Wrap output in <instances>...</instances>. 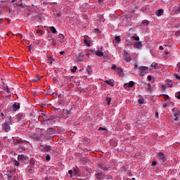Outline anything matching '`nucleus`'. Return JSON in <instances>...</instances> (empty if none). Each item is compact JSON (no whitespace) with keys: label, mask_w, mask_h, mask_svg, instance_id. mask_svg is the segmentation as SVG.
I'll return each instance as SVG.
<instances>
[{"label":"nucleus","mask_w":180,"mask_h":180,"mask_svg":"<svg viewBox=\"0 0 180 180\" xmlns=\"http://www.w3.org/2000/svg\"><path fill=\"white\" fill-rule=\"evenodd\" d=\"M40 150L44 153H50V154H54V153H56V150L51 148V146H41Z\"/></svg>","instance_id":"f257e3e1"},{"label":"nucleus","mask_w":180,"mask_h":180,"mask_svg":"<svg viewBox=\"0 0 180 180\" xmlns=\"http://www.w3.org/2000/svg\"><path fill=\"white\" fill-rule=\"evenodd\" d=\"M6 175L7 176L8 180H16L14 171L7 172Z\"/></svg>","instance_id":"f03ea898"},{"label":"nucleus","mask_w":180,"mask_h":180,"mask_svg":"<svg viewBox=\"0 0 180 180\" xmlns=\"http://www.w3.org/2000/svg\"><path fill=\"white\" fill-rule=\"evenodd\" d=\"M110 168V166L105 165L104 163H100L99 165H97V169H103V171H108Z\"/></svg>","instance_id":"7ed1b4c3"},{"label":"nucleus","mask_w":180,"mask_h":180,"mask_svg":"<svg viewBox=\"0 0 180 180\" xmlns=\"http://www.w3.org/2000/svg\"><path fill=\"white\" fill-rule=\"evenodd\" d=\"M141 71V76L144 77L148 72V68L147 66H141L139 67Z\"/></svg>","instance_id":"20e7f679"},{"label":"nucleus","mask_w":180,"mask_h":180,"mask_svg":"<svg viewBox=\"0 0 180 180\" xmlns=\"http://www.w3.org/2000/svg\"><path fill=\"white\" fill-rule=\"evenodd\" d=\"M124 60L126 63H130L131 61V57H130V54L128 53L127 51H124Z\"/></svg>","instance_id":"39448f33"},{"label":"nucleus","mask_w":180,"mask_h":180,"mask_svg":"<svg viewBox=\"0 0 180 180\" xmlns=\"http://www.w3.org/2000/svg\"><path fill=\"white\" fill-rule=\"evenodd\" d=\"M3 130H4V131H6V133H8V131H11V125L9 124V122H5L3 124L2 127Z\"/></svg>","instance_id":"423d86ee"},{"label":"nucleus","mask_w":180,"mask_h":180,"mask_svg":"<svg viewBox=\"0 0 180 180\" xmlns=\"http://www.w3.org/2000/svg\"><path fill=\"white\" fill-rule=\"evenodd\" d=\"M158 158L159 160H161V161H162V162H165V161L167 160L165 158V155H164V153L162 152H160L158 153Z\"/></svg>","instance_id":"0eeeda50"},{"label":"nucleus","mask_w":180,"mask_h":180,"mask_svg":"<svg viewBox=\"0 0 180 180\" xmlns=\"http://www.w3.org/2000/svg\"><path fill=\"white\" fill-rule=\"evenodd\" d=\"M20 109V104L19 103H15L12 105L13 112H16V110H19Z\"/></svg>","instance_id":"6e6552de"},{"label":"nucleus","mask_w":180,"mask_h":180,"mask_svg":"<svg viewBox=\"0 0 180 180\" xmlns=\"http://www.w3.org/2000/svg\"><path fill=\"white\" fill-rule=\"evenodd\" d=\"M27 158L25 155H19L18 156V161H19V162H25V161H26Z\"/></svg>","instance_id":"1a4fd4ad"},{"label":"nucleus","mask_w":180,"mask_h":180,"mask_svg":"<svg viewBox=\"0 0 180 180\" xmlns=\"http://www.w3.org/2000/svg\"><path fill=\"white\" fill-rule=\"evenodd\" d=\"M46 61L48 64H49V65H52L53 63H54V61H56V59H54L51 56H47Z\"/></svg>","instance_id":"9d476101"},{"label":"nucleus","mask_w":180,"mask_h":180,"mask_svg":"<svg viewBox=\"0 0 180 180\" xmlns=\"http://www.w3.org/2000/svg\"><path fill=\"white\" fill-rule=\"evenodd\" d=\"M95 176L96 180H103L104 177V174L103 172L96 173Z\"/></svg>","instance_id":"9b49d317"},{"label":"nucleus","mask_w":180,"mask_h":180,"mask_svg":"<svg viewBox=\"0 0 180 180\" xmlns=\"http://www.w3.org/2000/svg\"><path fill=\"white\" fill-rule=\"evenodd\" d=\"M76 61H77V63L84 61V53H80L79 54V56H77V59H76Z\"/></svg>","instance_id":"f8f14e48"},{"label":"nucleus","mask_w":180,"mask_h":180,"mask_svg":"<svg viewBox=\"0 0 180 180\" xmlns=\"http://www.w3.org/2000/svg\"><path fill=\"white\" fill-rule=\"evenodd\" d=\"M134 47L135 49H141V47H143V44L141 43V41L135 42L134 44Z\"/></svg>","instance_id":"ddd939ff"},{"label":"nucleus","mask_w":180,"mask_h":180,"mask_svg":"<svg viewBox=\"0 0 180 180\" xmlns=\"http://www.w3.org/2000/svg\"><path fill=\"white\" fill-rule=\"evenodd\" d=\"M136 83L133 81H131L128 84H124V86H128L129 88H133L134 85H135Z\"/></svg>","instance_id":"4468645a"},{"label":"nucleus","mask_w":180,"mask_h":180,"mask_svg":"<svg viewBox=\"0 0 180 180\" xmlns=\"http://www.w3.org/2000/svg\"><path fill=\"white\" fill-rule=\"evenodd\" d=\"M105 82L110 86H113L115 85V81H113V79L106 80Z\"/></svg>","instance_id":"2eb2a0df"},{"label":"nucleus","mask_w":180,"mask_h":180,"mask_svg":"<svg viewBox=\"0 0 180 180\" xmlns=\"http://www.w3.org/2000/svg\"><path fill=\"white\" fill-rule=\"evenodd\" d=\"M94 54H96V56H98V57H103V52L99 50L94 51Z\"/></svg>","instance_id":"dca6fc26"},{"label":"nucleus","mask_w":180,"mask_h":180,"mask_svg":"<svg viewBox=\"0 0 180 180\" xmlns=\"http://www.w3.org/2000/svg\"><path fill=\"white\" fill-rule=\"evenodd\" d=\"M15 144H22V143H23V140L20 139H15L13 140Z\"/></svg>","instance_id":"f3484780"},{"label":"nucleus","mask_w":180,"mask_h":180,"mask_svg":"<svg viewBox=\"0 0 180 180\" xmlns=\"http://www.w3.org/2000/svg\"><path fill=\"white\" fill-rule=\"evenodd\" d=\"M173 119L174 120H176V122H178V120H179V113L176 114V113H174L173 115H172Z\"/></svg>","instance_id":"a211bd4d"},{"label":"nucleus","mask_w":180,"mask_h":180,"mask_svg":"<svg viewBox=\"0 0 180 180\" xmlns=\"http://www.w3.org/2000/svg\"><path fill=\"white\" fill-rule=\"evenodd\" d=\"M3 86H4V91H6V92H8V94H11V89H9V87H8V86L5 85L4 82H3Z\"/></svg>","instance_id":"6ab92c4d"},{"label":"nucleus","mask_w":180,"mask_h":180,"mask_svg":"<svg viewBox=\"0 0 180 180\" xmlns=\"http://www.w3.org/2000/svg\"><path fill=\"white\" fill-rule=\"evenodd\" d=\"M162 13H164L163 9H160V10L156 11L157 16H162Z\"/></svg>","instance_id":"aec40b11"},{"label":"nucleus","mask_w":180,"mask_h":180,"mask_svg":"<svg viewBox=\"0 0 180 180\" xmlns=\"http://www.w3.org/2000/svg\"><path fill=\"white\" fill-rule=\"evenodd\" d=\"M86 71H87L88 74L89 75H91V74H92V67H91V65H88L86 67Z\"/></svg>","instance_id":"412c9836"},{"label":"nucleus","mask_w":180,"mask_h":180,"mask_svg":"<svg viewBox=\"0 0 180 180\" xmlns=\"http://www.w3.org/2000/svg\"><path fill=\"white\" fill-rule=\"evenodd\" d=\"M56 131L54 130V128H49L47 129V133H49V134H54V132Z\"/></svg>","instance_id":"4be33fe9"},{"label":"nucleus","mask_w":180,"mask_h":180,"mask_svg":"<svg viewBox=\"0 0 180 180\" xmlns=\"http://www.w3.org/2000/svg\"><path fill=\"white\" fill-rule=\"evenodd\" d=\"M172 112L174 113H180V110L178 108H174L172 109Z\"/></svg>","instance_id":"5701e85b"},{"label":"nucleus","mask_w":180,"mask_h":180,"mask_svg":"<svg viewBox=\"0 0 180 180\" xmlns=\"http://www.w3.org/2000/svg\"><path fill=\"white\" fill-rule=\"evenodd\" d=\"M13 165H15V167H19L20 163H19V160H13Z\"/></svg>","instance_id":"b1692460"},{"label":"nucleus","mask_w":180,"mask_h":180,"mask_svg":"<svg viewBox=\"0 0 180 180\" xmlns=\"http://www.w3.org/2000/svg\"><path fill=\"white\" fill-rule=\"evenodd\" d=\"M51 32L53 34H56V33H57V30H56V27H51Z\"/></svg>","instance_id":"393cba45"},{"label":"nucleus","mask_w":180,"mask_h":180,"mask_svg":"<svg viewBox=\"0 0 180 180\" xmlns=\"http://www.w3.org/2000/svg\"><path fill=\"white\" fill-rule=\"evenodd\" d=\"M115 41H117V43H120V41H122V39L120 38V36H116Z\"/></svg>","instance_id":"a878e982"},{"label":"nucleus","mask_w":180,"mask_h":180,"mask_svg":"<svg viewBox=\"0 0 180 180\" xmlns=\"http://www.w3.org/2000/svg\"><path fill=\"white\" fill-rule=\"evenodd\" d=\"M138 102H139V105H143V103H144V99H143V98H139V99L138 100Z\"/></svg>","instance_id":"bb28decb"},{"label":"nucleus","mask_w":180,"mask_h":180,"mask_svg":"<svg viewBox=\"0 0 180 180\" xmlns=\"http://www.w3.org/2000/svg\"><path fill=\"white\" fill-rule=\"evenodd\" d=\"M84 44H86V46L88 47H89V46H91V44L89 43V41H88L87 39H84Z\"/></svg>","instance_id":"cd10ccee"},{"label":"nucleus","mask_w":180,"mask_h":180,"mask_svg":"<svg viewBox=\"0 0 180 180\" xmlns=\"http://www.w3.org/2000/svg\"><path fill=\"white\" fill-rule=\"evenodd\" d=\"M142 23H143V25H145L146 26H148V25H150V22H149L148 20H143V21L142 22Z\"/></svg>","instance_id":"c85d7f7f"},{"label":"nucleus","mask_w":180,"mask_h":180,"mask_svg":"<svg viewBox=\"0 0 180 180\" xmlns=\"http://www.w3.org/2000/svg\"><path fill=\"white\" fill-rule=\"evenodd\" d=\"M175 97H176L177 99H180V91L176 92V93L175 94Z\"/></svg>","instance_id":"c756f323"},{"label":"nucleus","mask_w":180,"mask_h":180,"mask_svg":"<svg viewBox=\"0 0 180 180\" xmlns=\"http://www.w3.org/2000/svg\"><path fill=\"white\" fill-rule=\"evenodd\" d=\"M131 39H134V40H136V41H139V40H140V37H131Z\"/></svg>","instance_id":"7c9ffc66"},{"label":"nucleus","mask_w":180,"mask_h":180,"mask_svg":"<svg viewBox=\"0 0 180 180\" xmlns=\"http://www.w3.org/2000/svg\"><path fill=\"white\" fill-rule=\"evenodd\" d=\"M99 20L100 22H105V17H103V15H101Z\"/></svg>","instance_id":"2f4dec72"},{"label":"nucleus","mask_w":180,"mask_h":180,"mask_svg":"<svg viewBox=\"0 0 180 180\" xmlns=\"http://www.w3.org/2000/svg\"><path fill=\"white\" fill-rule=\"evenodd\" d=\"M106 101H107V105H110V102L112 101V98H107Z\"/></svg>","instance_id":"473e14b6"},{"label":"nucleus","mask_w":180,"mask_h":180,"mask_svg":"<svg viewBox=\"0 0 180 180\" xmlns=\"http://www.w3.org/2000/svg\"><path fill=\"white\" fill-rule=\"evenodd\" d=\"M77 70V66H74L73 68L71 70L72 72H76Z\"/></svg>","instance_id":"72a5a7b5"},{"label":"nucleus","mask_w":180,"mask_h":180,"mask_svg":"<svg viewBox=\"0 0 180 180\" xmlns=\"http://www.w3.org/2000/svg\"><path fill=\"white\" fill-rule=\"evenodd\" d=\"M104 177L105 178V179H112V178H113V176H108L105 174H104Z\"/></svg>","instance_id":"f704fd0d"},{"label":"nucleus","mask_w":180,"mask_h":180,"mask_svg":"<svg viewBox=\"0 0 180 180\" xmlns=\"http://www.w3.org/2000/svg\"><path fill=\"white\" fill-rule=\"evenodd\" d=\"M147 89H148V91H151V84H150V83H148V84H147Z\"/></svg>","instance_id":"c9c22d12"},{"label":"nucleus","mask_w":180,"mask_h":180,"mask_svg":"<svg viewBox=\"0 0 180 180\" xmlns=\"http://www.w3.org/2000/svg\"><path fill=\"white\" fill-rule=\"evenodd\" d=\"M117 72L119 74H122V72H123V69L121 68H117Z\"/></svg>","instance_id":"e433bc0d"},{"label":"nucleus","mask_w":180,"mask_h":180,"mask_svg":"<svg viewBox=\"0 0 180 180\" xmlns=\"http://www.w3.org/2000/svg\"><path fill=\"white\" fill-rule=\"evenodd\" d=\"M37 33L38 34H43V30H38L37 31Z\"/></svg>","instance_id":"4c0bfd02"},{"label":"nucleus","mask_w":180,"mask_h":180,"mask_svg":"<svg viewBox=\"0 0 180 180\" xmlns=\"http://www.w3.org/2000/svg\"><path fill=\"white\" fill-rule=\"evenodd\" d=\"M46 161H50V160H51V158H50V155H46Z\"/></svg>","instance_id":"58836bf2"},{"label":"nucleus","mask_w":180,"mask_h":180,"mask_svg":"<svg viewBox=\"0 0 180 180\" xmlns=\"http://www.w3.org/2000/svg\"><path fill=\"white\" fill-rule=\"evenodd\" d=\"M68 174H70L71 177H72V174H74V172L72 170H69Z\"/></svg>","instance_id":"ea45409f"},{"label":"nucleus","mask_w":180,"mask_h":180,"mask_svg":"<svg viewBox=\"0 0 180 180\" xmlns=\"http://www.w3.org/2000/svg\"><path fill=\"white\" fill-rule=\"evenodd\" d=\"M16 6H18L19 8H23V3H21L20 4H16Z\"/></svg>","instance_id":"a19ab883"},{"label":"nucleus","mask_w":180,"mask_h":180,"mask_svg":"<svg viewBox=\"0 0 180 180\" xmlns=\"http://www.w3.org/2000/svg\"><path fill=\"white\" fill-rule=\"evenodd\" d=\"M174 78H176L177 79H180V77L178 75V74H174Z\"/></svg>","instance_id":"79ce46f5"},{"label":"nucleus","mask_w":180,"mask_h":180,"mask_svg":"<svg viewBox=\"0 0 180 180\" xmlns=\"http://www.w3.org/2000/svg\"><path fill=\"white\" fill-rule=\"evenodd\" d=\"M103 130H106V128L99 127V129H98L99 131H103Z\"/></svg>","instance_id":"37998d69"},{"label":"nucleus","mask_w":180,"mask_h":180,"mask_svg":"<svg viewBox=\"0 0 180 180\" xmlns=\"http://www.w3.org/2000/svg\"><path fill=\"white\" fill-rule=\"evenodd\" d=\"M175 36H177V37H179V36H180V32H179V31H176V32H175Z\"/></svg>","instance_id":"c03bdc74"},{"label":"nucleus","mask_w":180,"mask_h":180,"mask_svg":"<svg viewBox=\"0 0 180 180\" xmlns=\"http://www.w3.org/2000/svg\"><path fill=\"white\" fill-rule=\"evenodd\" d=\"M155 165H157V162L154 161L152 162V166L153 167H155Z\"/></svg>","instance_id":"a18cd8bd"},{"label":"nucleus","mask_w":180,"mask_h":180,"mask_svg":"<svg viewBox=\"0 0 180 180\" xmlns=\"http://www.w3.org/2000/svg\"><path fill=\"white\" fill-rule=\"evenodd\" d=\"M73 174H75V175H77V174H78V170L75 169V170L73 171Z\"/></svg>","instance_id":"49530a36"},{"label":"nucleus","mask_w":180,"mask_h":180,"mask_svg":"<svg viewBox=\"0 0 180 180\" xmlns=\"http://www.w3.org/2000/svg\"><path fill=\"white\" fill-rule=\"evenodd\" d=\"M58 37L59 39H64V35L60 34V35H58Z\"/></svg>","instance_id":"de8ad7c7"},{"label":"nucleus","mask_w":180,"mask_h":180,"mask_svg":"<svg viewBox=\"0 0 180 180\" xmlns=\"http://www.w3.org/2000/svg\"><path fill=\"white\" fill-rule=\"evenodd\" d=\"M111 68L112 70H116V65H112Z\"/></svg>","instance_id":"09e8293b"},{"label":"nucleus","mask_w":180,"mask_h":180,"mask_svg":"<svg viewBox=\"0 0 180 180\" xmlns=\"http://www.w3.org/2000/svg\"><path fill=\"white\" fill-rule=\"evenodd\" d=\"M150 67H152L153 68H155V67H157V64H152Z\"/></svg>","instance_id":"8fccbe9b"},{"label":"nucleus","mask_w":180,"mask_h":180,"mask_svg":"<svg viewBox=\"0 0 180 180\" xmlns=\"http://www.w3.org/2000/svg\"><path fill=\"white\" fill-rule=\"evenodd\" d=\"M148 81H151V79H152L151 75L148 76Z\"/></svg>","instance_id":"3c124183"},{"label":"nucleus","mask_w":180,"mask_h":180,"mask_svg":"<svg viewBox=\"0 0 180 180\" xmlns=\"http://www.w3.org/2000/svg\"><path fill=\"white\" fill-rule=\"evenodd\" d=\"M134 67H135V70H137V68H139V65H137V63L134 64Z\"/></svg>","instance_id":"603ef678"},{"label":"nucleus","mask_w":180,"mask_h":180,"mask_svg":"<svg viewBox=\"0 0 180 180\" xmlns=\"http://www.w3.org/2000/svg\"><path fill=\"white\" fill-rule=\"evenodd\" d=\"M13 11V9L12 8V7H10L8 13H11V12H12Z\"/></svg>","instance_id":"864d4df0"},{"label":"nucleus","mask_w":180,"mask_h":180,"mask_svg":"<svg viewBox=\"0 0 180 180\" xmlns=\"http://www.w3.org/2000/svg\"><path fill=\"white\" fill-rule=\"evenodd\" d=\"M155 117L156 119H158V113H155Z\"/></svg>","instance_id":"5fc2aeb1"},{"label":"nucleus","mask_w":180,"mask_h":180,"mask_svg":"<svg viewBox=\"0 0 180 180\" xmlns=\"http://www.w3.org/2000/svg\"><path fill=\"white\" fill-rule=\"evenodd\" d=\"M159 49H160V50H164V47H163L162 46H160L159 47Z\"/></svg>","instance_id":"6e6d98bb"},{"label":"nucleus","mask_w":180,"mask_h":180,"mask_svg":"<svg viewBox=\"0 0 180 180\" xmlns=\"http://www.w3.org/2000/svg\"><path fill=\"white\" fill-rule=\"evenodd\" d=\"M34 81H35L36 82H37V81H40V78H37V79H34Z\"/></svg>","instance_id":"4d7b16f0"},{"label":"nucleus","mask_w":180,"mask_h":180,"mask_svg":"<svg viewBox=\"0 0 180 180\" xmlns=\"http://www.w3.org/2000/svg\"><path fill=\"white\" fill-rule=\"evenodd\" d=\"M177 67L179 68V70H180V62H179L178 63H177Z\"/></svg>","instance_id":"13d9d810"},{"label":"nucleus","mask_w":180,"mask_h":180,"mask_svg":"<svg viewBox=\"0 0 180 180\" xmlns=\"http://www.w3.org/2000/svg\"><path fill=\"white\" fill-rule=\"evenodd\" d=\"M57 16L60 17L61 16V13H56Z\"/></svg>","instance_id":"bf43d9fd"},{"label":"nucleus","mask_w":180,"mask_h":180,"mask_svg":"<svg viewBox=\"0 0 180 180\" xmlns=\"http://www.w3.org/2000/svg\"><path fill=\"white\" fill-rule=\"evenodd\" d=\"M98 2H101V3L105 2V0H98Z\"/></svg>","instance_id":"052dcab7"},{"label":"nucleus","mask_w":180,"mask_h":180,"mask_svg":"<svg viewBox=\"0 0 180 180\" xmlns=\"http://www.w3.org/2000/svg\"><path fill=\"white\" fill-rule=\"evenodd\" d=\"M64 53H65L64 51H60V54H61V56H63V54H64Z\"/></svg>","instance_id":"680f3d73"},{"label":"nucleus","mask_w":180,"mask_h":180,"mask_svg":"<svg viewBox=\"0 0 180 180\" xmlns=\"http://www.w3.org/2000/svg\"><path fill=\"white\" fill-rule=\"evenodd\" d=\"M54 110H61L60 108H54Z\"/></svg>","instance_id":"e2e57ef3"},{"label":"nucleus","mask_w":180,"mask_h":180,"mask_svg":"<svg viewBox=\"0 0 180 180\" xmlns=\"http://www.w3.org/2000/svg\"><path fill=\"white\" fill-rule=\"evenodd\" d=\"M91 53H93V54H94V53H95V51H96L92 49V50H91Z\"/></svg>","instance_id":"0e129e2a"},{"label":"nucleus","mask_w":180,"mask_h":180,"mask_svg":"<svg viewBox=\"0 0 180 180\" xmlns=\"http://www.w3.org/2000/svg\"><path fill=\"white\" fill-rule=\"evenodd\" d=\"M165 96H166L167 99H169V96L168 95L166 94Z\"/></svg>","instance_id":"69168bd1"},{"label":"nucleus","mask_w":180,"mask_h":180,"mask_svg":"<svg viewBox=\"0 0 180 180\" xmlns=\"http://www.w3.org/2000/svg\"><path fill=\"white\" fill-rule=\"evenodd\" d=\"M168 86L171 87V86H172V84L168 83Z\"/></svg>","instance_id":"338daca9"},{"label":"nucleus","mask_w":180,"mask_h":180,"mask_svg":"<svg viewBox=\"0 0 180 180\" xmlns=\"http://www.w3.org/2000/svg\"><path fill=\"white\" fill-rule=\"evenodd\" d=\"M162 89H165V86L163 85V86H162Z\"/></svg>","instance_id":"774afa93"}]
</instances>
